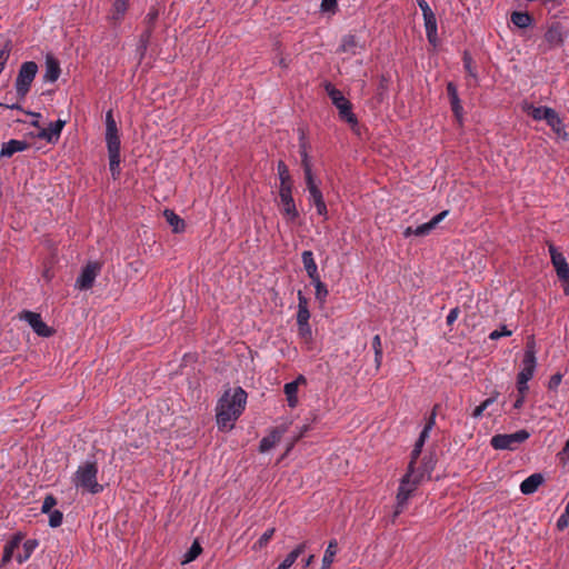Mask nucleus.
Here are the masks:
<instances>
[{"instance_id":"nucleus-13","label":"nucleus","mask_w":569,"mask_h":569,"mask_svg":"<svg viewBox=\"0 0 569 569\" xmlns=\"http://www.w3.org/2000/svg\"><path fill=\"white\" fill-rule=\"evenodd\" d=\"M536 370H537L536 351H535L533 346H530L525 351L521 370L519 371L517 379L529 381L535 376Z\"/></svg>"},{"instance_id":"nucleus-37","label":"nucleus","mask_w":569,"mask_h":569,"mask_svg":"<svg viewBox=\"0 0 569 569\" xmlns=\"http://www.w3.org/2000/svg\"><path fill=\"white\" fill-rule=\"evenodd\" d=\"M273 533H274V528H270L267 531H264L261 535V537L258 539V541L253 545L252 549L257 551V550L264 548L268 545V542L270 541V539L272 538Z\"/></svg>"},{"instance_id":"nucleus-16","label":"nucleus","mask_w":569,"mask_h":569,"mask_svg":"<svg viewBox=\"0 0 569 569\" xmlns=\"http://www.w3.org/2000/svg\"><path fill=\"white\" fill-rule=\"evenodd\" d=\"M307 379L305 376L299 375L296 380L288 382L283 387V391L287 398L288 406L290 408H296L298 406V388L299 385H306Z\"/></svg>"},{"instance_id":"nucleus-9","label":"nucleus","mask_w":569,"mask_h":569,"mask_svg":"<svg viewBox=\"0 0 569 569\" xmlns=\"http://www.w3.org/2000/svg\"><path fill=\"white\" fill-rule=\"evenodd\" d=\"M19 320L24 321L33 332L42 338H49L54 333V329L49 327L41 318V315L31 310H22L18 315Z\"/></svg>"},{"instance_id":"nucleus-35","label":"nucleus","mask_w":569,"mask_h":569,"mask_svg":"<svg viewBox=\"0 0 569 569\" xmlns=\"http://www.w3.org/2000/svg\"><path fill=\"white\" fill-rule=\"evenodd\" d=\"M298 327V336L300 339L303 340V342L310 347L312 343L313 337H312V330L309 323L303 325H297Z\"/></svg>"},{"instance_id":"nucleus-41","label":"nucleus","mask_w":569,"mask_h":569,"mask_svg":"<svg viewBox=\"0 0 569 569\" xmlns=\"http://www.w3.org/2000/svg\"><path fill=\"white\" fill-rule=\"evenodd\" d=\"M11 52V44L10 41H7L3 46V48L0 50V70L3 71L6 68V64L9 60Z\"/></svg>"},{"instance_id":"nucleus-6","label":"nucleus","mask_w":569,"mask_h":569,"mask_svg":"<svg viewBox=\"0 0 569 569\" xmlns=\"http://www.w3.org/2000/svg\"><path fill=\"white\" fill-rule=\"evenodd\" d=\"M531 117L538 121H546L547 124L555 131V133L562 138L567 139L568 134L565 130V126L559 114L550 107H536L531 110Z\"/></svg>"},{"instance_id":"nucleus-23","label":"nucleus","mask_w":569,"mask_h":569,"mask_svg":"<svg viewBox=\"0 0 569 569\" xmlns=\"http://www.w3.org/2000/svg\"><path fill=\"white\" fill-rule=\"evenodd\" d=\"M301 260H302V263H303V268H305L308 277L310 278V280L320 277L319 272H318L317 263H316L315 258H313L312 251L305 250L301 253Z\"/></svg>"},{"instance_id":"nucleus-26","label":"nucleus","mask_w":569,"mask_h":569,"mask_svg":"<svg viewBox=\"0 0 569 569\" xmlns=\"http://www.w3.org/2000/svg\"><path fill=\"white\" fill-rule=\"evenodd\" d=\"M337 551H338L337 540L332 539L331 541H329V543L325 550V555L321 560L320 569H330V567L335 560V557L337 555Z\"/></svg>"},{"instance_id":"nucleus-56","label":"nucleus","mask_w":569,"mask_h":569,"mask_svg":"<svg viewBox=\"0 0 569 569\" xmlns=\"http://www.w3.org/2000/svg\"><path fill=\"white\" fill-rule=\"evenodd\" d=\"M528 382L529 381H527V380L517 379V389L519 391V395H522V396L526 395V392L529 389Z\"/></svg>"},{"instance_id":"nucleus-7","label":"nucleus","mask_w":569,"mask_h":569,"mask_svg":"<svg viewBox=\"0 0 569 569\" xmlns=\"http://www.w3.org/2000/svg\"><path fill=\"white\" fill-rule=\"evenodd\" d=\"M325 88L332 103L338 109L339 116L349 124L356 126L358 121L355 113L352 112L350 101L342 94L340 90L336 89L331 83H327Z\"/></svg>"},{"instance_id":"nucleus-22","label":"nucleus","mask_w":569,"mask_h":569,"mask_svg":"<svg viewBox=\"0 0 569 569\" xmlns=\"http://www.w3.org/2000/svg\"><path fill=\"white\" fill-rule=\"evenodd\" d=\"M435 413L432 415L431 417V420L425 426V428L422 429L420 436H419V439L417 440L416 442V446L412 450V453H411V461H413V463L416 462V459L419 457L420 452H421V449L425 445V441L426 439L429 437L430 435V431L431 429L433 428V425H435Z\"/></svg>"},{"instance_id":"nucleus-55","label":"nucleus","mask_w":569,"mask_h":569,"mask_svg":"<svg viewBox=\"0 0 569 569\" xmlns=\"http://www.w3.org/2000/svg\"><path fill=\"white\" fill-rule=\"evenodd\" d=\"M459 317V308H453L447 316V325L451 326Z\"/></svg>"},{"instance_id":"nucleus-39","label":"nucleus","mask_w":569,"mask_h":569,"mask_svg":"<svg viewBox=\"0 0 569 569\" xmlns=\"http://www.w3.org/2000/svg\"><path fill=\"white\" fill-rule=\"evenodd\" d=\"M127 0H114L112 6V18L119 19L127 11Z\"/></svg>"},{"instance_id":"nucleus-20","label":"nucleus","mask_w":569,"mask_h":569,"mask_svg":"<svg viewBox=\"0 0 569 569\" xmlns=\"http://www.w3.org/2000/svg\"><path fill=\"white\" fill-rule=\"evenodd\" d=\"M27 148H28L27 141L11 139L2 144L1 150H0V157L10 158L16 152L24 151Z\"/></svg>"},{"instance_id":"nucleus-34","label":"nucleus","mask_w":569,"mask_h":569,"mask_svg":"<svg viewBox=\"0 0 569 569\" xmlns=\"http://www.w3.org/2000/svg\"><path fill=\"white\" fill-rule=\"evenodd\" d=\"M202 551L200 543L196 540L192 542L188 551L183 555L182 563L193 561Z\"/></svg>"},{"instance_id":"nucleus-43","label":"nucleus","mask_w":569,"mask_h":569,"mask_svg":"<svg viewBox=\"0 0 569 569\" xmlns=\"http://www.w3.org/2000/svg\"><path fill=\"white\" fill-rule=\"evenodd\" d=\"M451 108H452V111H453L455 117L457 118L458 122L461 123L462 119H463V108L461 106L460 99L451 101Z\"/></svg>"},{"instance_id":"nucleus-64","label":"nucleus","mask_w":569,"mask_h":569,"mask_svg":"<svg viewBox=\"0 0 569 569\" xmlns=\"http://www.w3.org/2000/svg\"><path fill=\"white\" fill-rule=\"evenodd\" d=\"M0 106H4L8 109L22 110V108L19 104H17V103H12V104H2V103H0Z\"/></svg>"},{"instance_id":"nucleus-50","label":"nucleus","mask_w":569,"mask_h":569,"mask_svg":"<svg viewBox=\"0 0 569 569\" xmlns=\"http://www.w3.org/2000/svg\"><path fill=\"white\" fill-rule=\"evenodd\" d=\"M417 3L422 12V17L435 13L426 0H417Z\"/></svg>"},{"instance_id":"nucleus-2","label":"nucleus","mask_w":569,"mask_h":569,"mask_svg":"<svg viewBox=\"0 0 569 569\" xmlns=\"http://www.w3.org/2000/svg\"><path fill=\"white\" fill-rule=\"evenodd\" d=\"M38 547V540L28 539L22 541V535L16 533L3 547L1 562L6 565L16 558L19 563L26 562Z\"/></svg>"},{"instance_id":"nucleus-4","label":"nucleus","mask_w":569,"mask_h":569,"mask_svg":"<svg viewBox=\"0 0 569 569\" xmlns=\"http://www.w3.org/2000/svg\"><path fill=\"white\" fill-rule=\"evenodd\" d=\"M37 73L38 64L34 61H26L20 66L14 80V90L19 100H23L26 98Z\"/></svg>"},{"instance_id":"nucleus-61","label":"nucleus","mask_w":569,"mask_h":569,"mask_svg":"<svg viewBox=\"0 0 569 569\" xmlns=\"http://www.w3.org/2000/svg\"><path fill=\"white\" fill-rule=\"evenodd\" d=\"M523 402H525V396L520 395L519 398L516 400L513 407L516 409H519L522 407Z\"/></svg>"},{"instance_id":"nucleus-60","label":"nucleus","mask_w":569,"mask_h":569,"mask_svg":"<svg viewBox=\"0 0 569 569\" xmlns=\"http://www.w3.org/2000/svg\"><path fill=\"white\" fill-rule=\"evenodd\" d=\"M411 236H416L415 228H412V227H407V228L403 230V237H405V238H410Z\"/></svg>"},{"instance_id":"nucleus-24","label":"nucleus","mask_w":569,"mask_h":569,"mask_svg":"<svg viewBox=\"0 0 569 569\" xmlns=\"http://www.w3.org/2000/svg\"><path fill=\"white\" fill-rule=\"evenodd\" d=\"M310 311L308 307V299L305 297L302 291H298V312H297V325L309 323Z\"/></svg>"},{"instance_id":"nucleus-29","label":"nucleus","mask_w":569,"mask_h":569,"mask_svg":"<svg viewBox=\"0 0 569 569\" xmlns=\"http://www.w3.org/2000/svg\"><path fill=\"white\" fill-rule=\"evenodd\" d=\"M307 189L309 191L310 201H315L323 198L321 190L319 189L318 181L316 177L312 174L305 176Z\"/></svg>"},{"instance_id":"nucleus-31","label":"nucleus","mask_w":569,"mask_h":569,"mask_svg":"<svg viewBox=\"0 0 569 569\" xmlns=\"http://www.w3.org/2000/svg\"><path fill=\"white\" fill-rule=\"evenodd\" d=\"M280 440V432L273 431L269 436L264 437L260 441L259 449L261 452H267L274 447V445Z\"/></svg>"},{"instance_id":"nucleus-3","label":"nucleus","mask_w":569,"mask_h":569,"mask_svg":"<svg viewBox=\"0 0 569 569\" xmlns=\"http://www.w3.org/2000/svg\"><path fill=\"white\" fill-rule=\"evenodd\" d=\"M97 476V463L94 461H86L78 467L73 475L72 482L77 489L97 495L103 490V486L98 482Z\"/></svg>"},{"instance_id":"nucleus-57","label":"nucleus","mask_w":569,"mask_h":569,"mask_svg":"<svg viewBox=\"0 0 569 569\" xmlns=\"http://www.w3.org/2000/svg\"><path fill=\"white\" fill-rule=\"evenodd\" d=\"M561 380H562V376L560 373L553 375L550 378L549 388L550 389H556L561 383Z\"/></svg>"},{"instance_id":"nucleus-15","label":"nucleus","mask_w":569,"mask_h":569,"mask_svg":"<svg viewBox=\"0 0 569 569\" xmlns=\"http://www.w3.org/2000/svg\"><path fill=\"white\" fill-rule=\"evenodd\" d=\"M64 126L66 120L58 119L56 121H51L48 128H40L37 137L39 139L46 140L49 143H57L60 139Z\"/></svg>"},{"instance_id":"nucleus-49","label":"nucleus","mask_w":569,"mask_h":569,"mask_svg":"<svg viewBox=\"0 0 569 569\" xmlns=\"http://www.w3.org/2000/svg\"><path fill=\"white\" fill-rule=\"evenodd\" d=\"M463 66L470 77H472V78L477 77V73L472 67V59L468 53H465V56H463Z\"/></svg>"},{"instance_id":"nucleus-42","label":"nucleus","mask_w":569,"mask_h":569,"mask_svg":"<svg viewBox=\"0 0 569 569\" xmlns=\"http://www.w3.org/2000/svg\"><path fill=\"white\" fill-rule=\"evenodd\" d=\"M48 515H49L50 527L56 528L62 523L63 516H62L61 511L52 510V511L48 512Z\"/></svg>"},{"instance_id":"nucleus-18","label":"nucleus","mask_w":569,"mask_h":569,"mask_svg":"<svg viewBox=\"0 0 569 569\" xmlns=\"http://www.w3.org/2000/svg\"><path fill=\"white\" fill-rule=\"evenodd\" d=\"M365 49V44L360 43L356 36L353 34H346L341 39V43L339 46V51L348 53L350 56H356L360 51Z\"/></svg>"},{"instance_id":"nucleus-36","label":"nucleus","mask_w":569,"mask_h":569,"mask_svg":"<svg viewBox=\"0 0 569 569\" xmlns=\"http://www.w3.org/2000/svg\"><path fill=\"white\" fill-rule=\"evenodd\" d=\"M120 154H109V168L113 179H117L120 174Z\"/></svg>"},{"instance_id":"nucleus-62","label":"nucleus","mask_w":569,"mask_h":569,"mask_svg":"<svg viewBox=\"0 0 569 569\" xmlns=\"http://www.w3.org/2000/svg\"><path fill=\"white\" fill-rule=\"evenodd\" d=\"M313 559H315V556H313V555H310V556H308L306 559H303V560H302V562H303V567H305V568L309 567V566L312 563Z\"/></svg>"},{"instance_id":"nucleus-32","label":"nucleus","mask_w":569,"mask_h":569,"mask_svg":"<svg viewBox=\"0 0 569 569\" xmlns=\"http://www.w3.org/2000/svg\"><path fill=\"white\" fill-rule=\"evenodd\" d=\"M278 176L280 180V188L292 187L291 177L288 167L283 161H279L277 166Z\"/></svg>"},{"instance_id":"nucleus-12","label":"nucleus","mask_w":569,"mask_h":569,"mask_svg":"<svg viewBox=\"0 0 569 569\" xmlns=\"http://www.w3.org/2000/svg\"><path fill=\"white\" fill-rule=\"evenodd\" d=\"M100 271L101 267L98 262H88L78 276L74 288L80 291L90 289Z\"/></svg>"},{"instance_id":"nucleus-48","label":"nucleus","mask_w":569,"mask_h":569,"mask_svg":"<svg viewBox=\"0 0 569 569\" xmlns=\"http://www.w3.org/2000/svg\"><path fill=\"white\" fill-rule=\"evenodd\" d=\"M432 224L429 222L422 223L415 228L416 237H425L432 231Z\"/></svg>"},{"instance_id":"nucleus-63","label":"nucleus","mask_w":569,"mask_h":569,"mask_svg":"<svg viewBox=\"0 0 569 569\" xmlns=\"http://www.w3.org/2000/svg\"><path fill=\"white\" fill-rule=\"evenodd\" d=\"M381 361H382V352H379V356H375V362H376L377 368H379L381 366Z\"/></svg>"},{"instance_id":"nucleus-8","label":"nucleus","mask_w":569,"mask_h":569,"mask_svg":"<svg viewBox=\"0 0 569 569\" xmlns=\"http://www.w3.org/2000/svg\"><path fill=\"white\" fill-rule=\"evenodd\" d=\"M530 433L525 430H518L513 433H499L491 438L490 443L496 450H516L521 443L528 440Z\"/></svg>"},{"instance_id":"nucleus-10","label":"nucleus","mask_w":569,"mask_h":569,"mask_svg":"<svg viewBox=\"0 0 569 569\" xmlns=\"http://www.w3.org/2000/svg\"><path fill=\"white\" fill-rule=\"evenodd\" d=\"M106 144L109 154H120V138L112 111L106 113Z\"/></svg>"},{"instance_id":"nucleus-33","label":"nucleus","mask_w":569,"mask_h":569,"mask_svg":"<svg viewBox=\"0 0 569 569\" xmlns=\"http://www.w3.org/2000/svg\"><path fill=\"white\" fill-rule=\"evenodd\" d=\"M511 21L518 28L525 29L531 24L532 19L527 12L516 11L511 14Z\"/></svg>"},{"instance_id":"nucleus-44","label":"nucleus","mask_w":569,"mask_h":569,"mask_svg":"<svg viewBox=\"0 0 569 569\" xmlns=\"http://www.w3.org/2000/svg\"><path fill=\"white\" fill-rule=\"evenodd\" d=\"M57 505V500L53 496H47L42 502L41 511L48 513L52 511V508Z\"/></svg>"},{"instance_id":"nucleus-47","label":"nucleus","mask_w":569,"mask_h":569,"mask_svg":"<svg viewBox=\"0 0 569 569\" xmlns=\"http://www.w3.org/2000/svg\"><path fill=\"white\" fill-rule=\"evenodd\" d=\"M312 202L316 206L317 213L319 216L323 217L325 219H327L328 218V210H327V206H326V202H325L323 198L315 200Z\"/></svg>"},{"instance_id":"nucleus-46","label":"nucleus","mask_w":569,"mask_h":569,"mask_svg":"<svg viewBox=\"0 0 569 569\" xmlns=\"http://www.w3.org/2000/svg\"><path fill=\"white\" fill-rule=\"evenodd\" d=\"M512 332L510 330L507 329L506 326H502L500 329H497V330H493L490 335H489V338L491 340H498L500 339L501 337H509L511 336Z\"/></svg>"},{"instance_id":"nucleus-21","label":"nucleus","mask_w":569,"mask_h":569,"mask_svg":"<svg viewBox=\"0 0 569 569\" xmlns=\"http://www.w3.org/2000/svg\"><path fill=\"white\" fill-rule=\"evenodd\" d=\"M423 24L428 41L430 44L436 47L438 44V26L436 14L432 13L423 17Z\"/></svg>"},{"instance_id":"nucleus-40","label":"nucleus","mask_w":569,"mask_h":569,"mask_svg":"<svg viewBox=\"0 0 569 569\" xmlns=\"http://www.w3.org/2000/svg\"><path fill=\"white\" fill-rule=\"evenodd\" d=\"M497 399V395L491 397V398H488L486 399L481 405H479L478 407H476V409L473 410L472 412V417L475 419H479L480 417H482L485 410L491 406Z\"/></svg>"},{"instance_id":"nucleus-17","label":"nucleus","mask_w":569,"mask_h":569,"mask_svg":"<svg viewBox=\"0 0 569 569\" xmlns=\"http://www.w3.org/2000/svg\"><path fill=\"white\" fill-rule=\"evenodd\" d=\"M61 73L59 61L51 54L46 57L44 61V72H43V81L53 83L56 82Z\"/></svg>"},{"instance_id":"nucleus-54","label":"nucleus","mask_w":569,"mask_h":569,"mask_svg":"<svg viewBox=\"0 0 569 569\" xmlns=\"http://www.w3.org/2000/svg\"><path fill=\"white\" fill-rule=\"evenodd\" d=\"M447 90H448V94L450 97V102L455 101V100H459L457 88L452 82L448 83Z\"/></svg>"},{"instance_id":"nucleus-28","label":"nucleus","mask_w":569,"mask_h":569,"mask_svg":"<svg viewBox=\"0 0 569 569\" xmlns=\"http://www.w3.org/2000/svg\"><path fill=\"white\" fill-rule=\"evenodd\" d=\"M163 217L166 218L168 224L172 228L173 232H182L184 230V221L172 210L166 209L163 211Z\"/></svg>"},{"instance_id":"nucleus-25","label":"nucleus","mask_w":569,"mask_h":569,"mask_svg":"<svg viewBox=\"0 0 569 569\" xmlns=\"http://www.w3.org/2000/svg\"><path fill=\"white\" fill-rule=\"evenodd\" d=\"M546 41L552 47H559L565 41V33L560 26H552L545 34Z\"/></svg>"},{"instance_id":"nucleus-14","label":"nucleus","mask_w":569,"mask_h":569,"mask_svg":"<svg viewBox=\"0 0 569 569\" xmlns=\"http://www.w3.org/2000/svg\"><path fill=\"white\" fill-rule=\"evenodd\" d=\"M280 204L290 221L298 218L299 212L292 198V187L279 188Z\"/></svg>"},{"instance_id":"nucleus-58","label":"nucleus","mask_w":569,"mask_h":569,"mask_svg":"<svg viewBox=\"0 0 569 569\" xmlns=\"http://www.w3.org/2000/svg\"><path fill=\"white\" fill-rule=\"evenodd\" d=\"M558 457L565 462L569 461V440L566 442L562 450L558 453Z\"/></svg>"},{"instance_id":"nucleus-5","label":"nucleus","mask_w":569,"mask_h":569,"mask_svg":"<svg viewBox=\"0 0 569 569\" xmlns=\"http://www.w3.org/2000/svg\"><path fill=\"white\" fill-rule=\"evenodd\" d=\"M413 461H410L407 473L402 477L397 493V505L402 508L409 500L411 493L422 480L423 475L415 470Z\"/></svg>"},{"instance_id":"nucleus-52","label":"nucleus","mask_w":569,"mask_h":569,"mask_svg":"<svg viewBox=\"0 0 569 569\" xmlns=\"http://www.w3.org/2000/svg\"><path fill=\"white\" fill-rule=\"evenodd\" d=\"M569 525V516L567 512L563 511V513L558 518L557 520V527L559 530L565 529Z\"/></svg>"},{"instance_id":"nucleus-19","label":"nucleus","mask_w":569,"mask_h":569,"mask_svg":"<svg viewBox=\"0 0 569 569\" xmlns=\"http://www.w3.org/2000/svg\"><path fill=\"white\" fill-rule=\"evenodd\" d=\"M545 482L541 473H532L520 483V491L523 495H532Z\"/></svg>"},{"instance_id":"nucleus-27","label":"nucleus","mask_w":569,"mask_h":569,"mask_svg":"<svg viewBox=\"0 0 569 569\" xmlns=\"http://www.w3.org/2000/svg\"><path fill=\"white\" fill-rule=\"evenodd\" d=\"M306 542L298 545L274 569H289L296 562L298 557L306 550Z\"/></svg>"},{"instance_id":"nucleus-11","label":"nucleus","mask_w":569,"mask_h":569,"mask_svg":"<svg viewBox=\"0 0 569 569\" xmlns=\"http://www.w3.org/2000/svg\"><path fill=\"white\" fill-rule=\"evenodd\" d=\"M549 252L557 276L565 283V292L569 295V264L567 259L553 246H549Z\"/></svg>"},{"instance_id":"nucleus-45","label":"nucleus","mask_w":569,"mask_h":569,"mask_svg":"<svg viewBox=\"0 0 569 569\" xmlns=\"http://www.w3.org/2000/svg\"><path fill=\"white\" fill-rule=\"evenodd\" d=\"M301 162H302L305 176L312 174L311 161H310V158L306 150H302V152H301Z\"/></svg>"},{"instance_id":"nucleus-51","label":"nucleus","mask_w":569,"mask_h":569,"mask_svg":"<svg viewBox=\"0 0 569 569\" xmlns=\"http://www.w3.org/2000/svg\"><path fill=\"white\" fill-rule=\"evenodd\" d=\"M448 214V210H443L440 213L436 214L430 221H428L430 224H432V229H435Z\"/></svg>"},{"instance_id":"nucleus-38","label":"nucleus","mask_w":569,"mask_h":569,"mask_svg":"<svg viewBox=\"0 0 569 569\" xmlns=\"http://www.w3.org/2000/svg\"><path fill=\"white\" fill-rule=\"evenodd\" d=\"M338 11V1L337 0H321L320 3V12L336 14Z\"/></svg>"},{"instance_id":"nucleus-59","label":"nucleus","mask_w":569,"mask_h":569,"mask_svg":"<svg viewBox=\"0 0 569 569\" xmlns=\"http://www.w3.org/2000/svg\"><path fill=\"white\" fill-rule=\"evenodd\" d=\"M27 113H28V114H30V116L33 118V119H32V121H31V126H33V127H36V128H38V129H40V128H41V127H40V118H41V114H40V113H38V112H31V111H28Z\"/></svg>"},{"instance_id":"nucleus-53","label":"nucleus","mask_w":569,"mask_h":569,"mask_svg":"<svg viewBox=\"0 0 569 569\" xmlns=\"http://www.w3.org/2000/svg\"><path fill=\"white\" fill-rule=\"evenodd\" d=\"M372 349L375 351V356H379V352H382L381 338L379 335H376L372 338Z\"/></svg>"},{"instance_id":"nucleus-1","label":"nucleus","mask_w":569,"mask_h":569,"mask_svg":"<svg viewBox=\"0 0 569 569\" xmlns=\"http://www.w3.org/2000/svg\"><path fill=\"white\" fill-rule=\"evenodd\" d=\"M247 403V392L238 387L228 389L219 399L216 408V422L220 430L230 431L241 416Z\"/></svg>"},{"instance_id":"nucleus-30","label":"nucleus","mask_w":569,"mask_h":569,"mask_svg":"<svg viewBox=\"0 0 569 569\" xmlns=\"http://www.w3.org/2000/svg\"><path fill=\"white\" fill-rule=\"evenodd\" d=\"M313 287H315V296L316 299L323 305L327 300V297L329 295L327 286L321 281L320 277L311 280Z\"/></svg>"}]
</instances>
